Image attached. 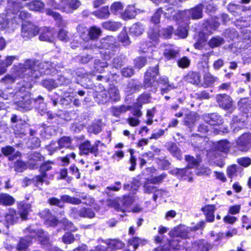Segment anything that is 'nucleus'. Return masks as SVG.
I'll return each mask as SVG.
<instances>
[{
    "mask_svg": "<svg viewBox=\"0 0 251 251\" xmlns=\"http://www.w3.org/2000/svg\"><path fill=\"white\" fill-rule=\"evenodd\" d=\"M52 65L51 62H43L36 65L34 60L27 59L24 64L14 65L13 69L16 75L23 77L27 81L26 87L31 88L32 82L43 75L48 74L50 68L53 67Z\"/></svg>",
    "mask_w": 251,
    "mask_h": 251,
    "instance_id": "1",
    "label": "nucleus"
},
{
    "mask_svg": "<svg viewBox=\"0 0 251 251\" xmlns=\"http://www.w3.org/2000/svg\"><path fill=\"white\" fill-rule=\"evenodd\" d=\"M158 75V66L156 65L154 67H150L146 72L144 76V86L145 88L155 86L154 84L157 81L158 83H160L163 85L167 84L166 88H162L161 89V93L164 95L165 93H168L171 89L176 88L173 84H168V77L165 76L160 77L159 80L156 79V76Z\"/></svg>",
    "mask_w": 251,
    "mask_h": 251,
    "instance_id": "2",
    "label": "nucleus"
},
{
    "mask_svg": "<svg viewBox=\"0 0 251 251\" xmlns=\"http://www.w3.org/2000/svg\"><path fill=\"white\" fill-rule=\"evenodd\" d=\"M190 230V228L184 225H180L174 227L169 232L172 239L168 241V244L164 245L162 251H176L178 249L179 238H186Z\"/></svg>",
    "mask_w": 251,
    "mask_h": 251,
    "instance_id": "3",
    "label": "nucleus"
},
{
    "mask_svg": "<svg viewBox=\"0 0 251 251\" xmlns=\"http://www.w3.org/2000/svg\"><path fill=\"white\" fill-rule=\"evenodd\" d=\"M26 85V83L23 84L19 91L16 92L15 96L16 98L19 99V100L16 101L15 102L19 109L27 111L31 109L33 105L30 95L29 92L26 90L31 88H27Z\"/></svg>",
    "mask_w": 251,
    "mask_h": 251,
    "instance_id": "4",
    "label": "nucleus"
},
{
    "mask_svg": "<svg viewBox=\"0 0 251 251\" xmlns=\"http://www.w3.org/2000/svg\"><path fill=\"white\" fill-rule=\"evenodd\" d=\"M100 145H103L100 141L97 140L92 145L89 140H85L79 146V154L81 155H89L93 154L95 157H97L99 154V146Z\"/></svg>",
    "mask_w": 251,
    "mask_h": 251,
    "instance_id": "5",
    "label": "nucleus"
},
{
    "mask_svg": "<svg viewBox=\"0 0 251 251\" xmlns=\"http://www.w3.org/2000/svg\"><path fill=\"white\" fill-rule=\"evenodd\" d=\"M134 201L133 198L130 196H124L122 198H117L114 200H107V203L109 206L119 211H125V209Z\"/></svg>",
    "mask_w": 251,
    "mask_h": 251,
    "instance_id": "6",
    "label": "nucleus"
},
{
    "mask_svg": "<svg viewBox=\"0 0 251 251\" xmlns=\"http://www.w3.org/2000/svg\"><path fill=\"white\" fill-rule=\"evenodd\" d=\"M39 32L38 27L30 22H26L22 25L21 35L25 40L35 36Z\"/></svg>",
    "mask_w": 251,
    "mask_h": 251,
    "instance_id": "7",
    "label": "nucleus"
},
{
    "mask_svg": "<svg viewBox=\"0 0 251 251\" xmlns=\"http://www.w3.org/2000/svg\"><path fill=\"white\" fill-rule=\"evenodd\" d=\"M236 147L240 151H248L251 148V134H243L236 140Z\"/></svg>",
    "mask_w": 251,
    "mask_h": 251,
    "instance_id": "8",
    "label": "nucleus"
},
{
    "mask_svg": "<svg viewBox=\"0 0 251 251\" xmlns=\"http://www.w3.org/2000/svg\"><path fill=\"white\" fill-rule=\"evenodd\" d=\"M52 167L50 162H47L42 164L40 168V175L35 176L33 178V181L36 183V186L39 187L43 182H46L45 178L47 177L46 172L51 170Z\"/></svg>",
    "mask_w": 251,
    "mask_h": 251,
    "instance_id": "9",
    "label": "nucleus"
},
{
    "mask_svg": "<svg viewBox=\"0 0 251 251\" xmlns=\"http://www.w3.org/2000/svg\"><path fill=\"white\" fill-rule=\"evenodd\" d=\"M39 39L40 41L52 43L55 40V31L53 28L44 27L39 30Z\"/></svg>",
    "mask_w": 251,
    "mask_h": 251,
    "instance_id": "10",
    "label": "nucleus"
},
{
    "mask_svg": "<svg viewBox=\"0 0 251 251\" xmlns=\"http://www.w3.org/2000/svg\"><path fill=\"white\" fill-rule=\"evenodd\" d=\"M216 101L219 106L225 110H229L233 107L232 100L226 94H220L216 97Z\"/></svg>",
    "mask_w": 251,
    "mask_h": 251,
    "instance_id": "11",
    "label": "nucleus"
},
{
    "mask_svg": "<svg viewBox=\"0 0 251 251\" xmlns=\"http://www.w3.org/2000/svg\"><path fill=\"white\" fill-rule=\"evenodd\" d=\"M202 118L206 123L212 126L221 125L224 123L222 117L217 113L204 114Z\"/></svg>",
    "mask_w": 251,
    "mask_h": 251,
    "instance_id": "12",
    "label": "nucleus"
},
{
    "mask_svg": "<svg viewBox=\"0 0 251 251\" xmlns=\"http://www.w3.org/2000/svg\"><path fill=\"white\" fill-rule=\"evenodd\" d=\"M171 172L173 175H176L177 177L180 179L185 180L188 178L189 182H192L193 181V178L191 176V171L189 168H175L172 170Z\"/></svg>",
    "mask_w": 251,
    "mask_h": 251,
    "instance_id": "13",
    "label": "nucleus"
},
{
    "mask_svg": "<svg viewBox=\"0 0 251 251\" xmlns=\"http://www.w3.org/2000/svg\"><path fill=\"white\" fill-rule=\"evenodd\" d=\"M163 55L167 60H171L175 58L179 53V50L172 45H164Z\"/></svg>",
    "mask_w": 251,
    "mask_h": 251,
    "instance_id": "14",
    "label": "nucleus"
},
{
    "mask_svg": "<svg viewBox=\"0 0 251 251\" xmlns=\"http://www.w3.org/2000/svg\"><path fill=\"white\" fill-rule=\"evenodd\" d=\"M20 218L19 214L15 210L10 209L5 215V221L7 226L17 223Z\"/></svg>",
    "mask_w": 251,
    "mask_h": 251,
    "instance_id": "15",
    "label": "nucleus"
},
{
    "mask_svg": "<svg viewBox=\"0 0 251 251\" xmlns=\"http://www.w3.org/2000/svg\"><path fill=\"white\" fill-rule=\"evenodd\" d=\"M49 4L54 9H58L63 12L71 13L69 0H61L58 3L51 1Z\"/></svg>",
    "mask_w": 251,
    "mask_h": 251,
    "instance_id": "16",
    "label": "nucleus"
},
{
    "mask_svg": "<svg viewBox=\"0 0 251 251\" xmlns=\"http://www.w3.org/2000/svg\"><path fill=\"white\" fill-rule=\"evenodd\" d=\"M25 2V6L29 9L35 11H40L44 7V3L40 0H22Z\"/></svg>",
    "mask_w": 251,
    "mask_h": 251,
    "instance_id": "17",
    "label": "nucleus"
},
{
    "mask_svg": "<svg viewBox=\"0 0 251 251\" xmlns=\"http://www.w3.org/2000/svg\"><path fill=\"white\" fill-rule=\"evenodd\" d=\"M19 211L17 212L20 217L23 220L27 219V215L31 209V205L29 203L21 202L19 204Z\"/></svg>",
    "mask_w": 251,
    "mask_h": 251,
    "instance_id": "18",
    "label": "nucleus"
},
{
    "mask_svg": "<svg viewBox=\"0 0 251 251\" xmlns=\"http://www.w3.org/2000/svg\"><path fill=\"white\" fill-rule=\"evenodd\" d=\"M43 160V157L39 152H31L28 156V163L32 169L37 168V162Z\"/></svg>",
    "mask_w": 251,
    "mask_h": 251,
    "instance_id": "19",
    "label": "nucleus"
},
{
    "mask_svg": "<svg viewBox=\"0 0 251 251\" xmlns=\"http://www.w3.org/2000/svg\"><path fill=\"white\" fill-rule=\"evenodd\" d=\"M24 6H25V2L9 1L8 2L7 13L9 14L11 13L17 15Z\"/></svg>",
    "mask_w": 251,
    "mask_h": 251,
    "instance_id": "20",
    "label": "nucleus"
},
{
    "mask_svg": "<svg viewBox=\"0 0 251 251\" xmlns=\"http://www.w3.org/2000/svg\"><path fill=\"white\" fill-rule=\"evenodd\" d=\"M215 210L216 208L214 205H206L201 208V211H203L205 215L207 222H212L214 221V213Z\"/></svg>",
    "mask_w": 251,
    "mask_h": 251,
    "instance_id": "21",
    "label": "nucleus"
},
{
    "mask_svg": "<svg viewBox=\"0 0 251 251\" xmlns=\"http://www.w3.org/2000/svg\"><path fill=\"white\" fill-rule=\"evenodd\" d=\"M115 38L112 36H108L102 38L100 41V45L98 46L99 48L108 49L112 48L115 43Z\"/></svg>",
    "mask_w": 251,
    "mask_h": 251,
    "instance_id": "22",
    "label": "nucleus"
},
{
    "mask_svg": "<svg viewBox=\"0 0 251 251\" xmlns=\"http://www.w3.org/2000/svg\"><path fill=\"white\" fill-rule=\"evenodd\" d=\"M212 246L204 240L196 241L192 244L194 250L198 251H208Z\"/></svg>",
    "mask_w": 251,
    "mask_h": 251,
    "instance_id": "23",
    "label": "nucleus"
},
{
    "mask_svg": "<svg viewBox=\"0 0 251 251\" xmlns=\"http://www.w3.org/2000/svg\"><path fill=\"white\" fill-rule=\"evenodd\" d=\"M141 87L142 85L140 83L134 80H131L125 87V91L127 95H129L136 91H138Z\"/></svg>",
    "mask_w": 251,
    "mask_h": 251,
    "instance_id": "24",
    "label": "nucleus"
},
{
    "mask_svg": "<svg viewBox=\"0 0 251 251\" xmlns=\"http://www.w3.org/2000/svg\"><path fill=\"white\" fill-rule=\"evenodd\" d=\"M166 147L169 151L177 159L181 160L182 158L180 150L175 143L169 142L166 145Z\"/></svg>",
    "mask_w": 251,
    "mask_h": 251,
    "instance_id": "25",
    "label": "nucleus"
},
{
    "mask_svg": "<svg viewBox=\"0 0 251 251\" xmlns=\"http://www.w3.org/2000/svg\"><path fill=\"white\" fill-rule=\"evenodd\" d=\"M239 109L244 113H247L251 109V100L248 98H243L238 102Z\"/></svg>",
    "mask_w": 251,
    "mask_h": 251,
    "instance_id": "26",
    "label": "nucleus"
},
{
    "mask_svg": "<svg viewBox=\"0 0 251 251\" xmlns=\"http://www.w3.org/2000/svg\"><path fill=\"white\" fill-rule=\"evenodd\" d=\"M184 79L188 83L198 85L200 82V76L197 73L189 72L184 76Z\"/></svg>",
    "mask_w": 251,
    "mask_h": 251,
    "instance_id": "27",
    "label": "nucleus"
},
{
    "mask_svg": "<svg viewBox=\"0 0 251 251\" xmlns=\"http://www.w3.org/2000/svg\"><path fill=\"white\" fill-rule=\"evenodd\" d=\"M38 240L42 245L49 246L50 245V237L48 234L42 229H38L37 231Z\"/></svg>",
    "mask_w": 251,
    "mask_h": 251,
    "instance_id": "28",
    "label": "nucleus"
},
{
    "mask_svg": "<svg viewBox=\"0 0 251 251\" xmlns=\"http://www.w3.org/2000/svg\"><path fill=\"white\" fill-rule=\"evenodd\" d=\"M102 27L106 29L111 31H116L120 28L122 25L120 22L108 21L103 22L101 24Z\"/></svg>",
    "mask_w": 251,
    "mask_h": 251,
    "instance_id": "29",
    "label": "nucleus"
},
{
    "mask_svg": "<svg viewBox=\"0 0 251 251\" xmlns=\"http://www.w3.org/2000/svg\"><path fill=\"white\" fill-rule=\"evenodd\" d=\"M108 95L109 99L112 101H117L120 99L119 91L114 85L110 86L108 91Z\"/></svg>",
    "mask_w": 251,
    "mask_h": 251,
    "instance_id": "30",
    "label": "nucleus"
},
{
    "mask_svg": "<svg viewBox=\"0 0 251 251\" xmlns=\"http://www.w3.org/2000/svg\"><path fill=\"white\" fill-rule=\"evenodd\" d=\"M15 201L13 197L7 194L1 193L0 194V204L3 205H11Z\"/></svg>",
    "mask_w": 251,
    "mask_h": 251,
    "instance_id": "31",
    "label": "nucleus"
},
{
    "mask_svg": "<svg viewBox=\"0 0 251 251\" xmlns=\"http://www.w3.org/2000/svg\"><path fill=\"white\" fill-rule=\"evenodd\" d=\"M202 4H200L190 11L191 17L193 19H199L202 17Z\"/></svg>",
    "mask_w": 251,
    "mask_h": 251,
    "instance_id": "32",
    "label": "nucleus"
},
{
    "mask_svg": "<svg viewBox=\"0 0 251 251\" xmlns=\"http://www.w3.org/2000/svg\"><path fill=\"white\" fill-rule=\"evenodd\" d=\"M93 14L98 18L106 19L109 17L110 13L108 7L103 6L100 9L95 11Z\"/></svg>",
    "mask_w": 251,
    "mask_h": 251,
    "instance_id": "33",
    "label": "nucleus"
},
{
    "mask_svg": "<svg viewBox=\"0 0 251 251\" xmlns=\"http://www.w3.org/2000/svg\"><path fill=\"white\" fill-rule=\"evenodd\" d=\"M136 15V11L133 6H128L122 14V18L124 20L133 19Z\"/></svg>",
    "mask_w": 251,
    "mask_h": 251,
    "instance_id": "34",
    "label": "nucleus"
},
{
    "mask_svg": "<svg viewBox=\"0 0 251 251\" xmlns=\"http://www.w3.org/2000/svg\"><path fill=\"white\" fill-rule=\"evenodd\" d=\"M130 106L120 105L118 106H114L112 107V112L113 115L116 117H119L121 114L126 113L127 111L129 110Z\"/></svg>",
    "mask_w": 251,
    "mask_h": 251,
    "instance_id": "35",
    "label": "nucleus"
},
{
    "mask_svg": "<svg viewBox=\"0 0 251 251\" xmlns=\"http://www.w3.org/2000/svg\"><path fill=\"white\" fill-rule=\"evenodd\" d=\"M144 31V28L140 23H136L133 24L130 28V33L135 35L139 36L141 35Z\"/></svg>",
    "mask_w": 251,
    "mask_h": 251,
    "instance_id": "36",
    "label": "nucleus"
},
{
    "mask_svg": "<svg viewBox=\"0 0 251 251\" xmlns=\"http://www.w3.org/2000/svg\"><path fill=\"white\" fill-rule=\"evenodd\" d=\"M31 244V240L29 237L22 238L17 246V250L19 251H25Z\"/></svg>",
    "mask_w": 251,
    "mask_h": 251,
    "instance_id": "37",
    "label": "nucleus"
},
{
    "mask_svg": "<svg viewBox=\"0 0 251 251\" xmlns=\"http://www.w3.org/2000/svg\"><path fill=\"white\" fill-rule=\"evenodd\" d=\"M242 168L237 165H232L229 166L227 169V174L228 176L232 178L237 176L238 172H241Z\"/></svg>",
    "mask_w": 251,
    "mask_h": 251,
    "instance_id": "38",
    "label": "nucleus"
},
{
    "mask_svg": "<svg viewBox=\"0 0 251 251\" xmlns=\"http://www.w3.org/2000/svg\"><path fill=\"white\" fill-rule=\"evenodd\" d=\"M108 250H117L122 249L124 246V244L119 240L114 239L110 240L108 243Z\"/></svg>",
    "mask_w": 251,
    "mask_h": 251,
    "instance_id": "39",
    "label": "nucleus"
},
{
    "mask_svg": "<svg viewBox=\"0 0 251 251\" xmlns=\"http://www.w3.org/2000/svg\"><path fill=\"white\" fill-rule=\"evenodd\" d=\"M101 33L100 28L96 26L91 27L88 30V34L90 38L92 40L97 39Z\"/></svg>",
    "mask_w": 251,
    "mask_h": 251,
    "instance_id": "40",
    "label": "nucleus"
},
{
    "mask_svg": "<svg viewBox=\"0 0 251 251\" xmlns=\"http://www.w3.org/2000/svg\"><path fill=\"white\" fill-rule=\"evenodd\" d=\"M61 200L63 202H67L73 204L78 205L81 203V201L79 199L67 195L61 196Z\"/></svg>",
    "mask_w": 251,
    "mask_h": 251,
    "instance_id": "41",
    "label": "nucleus"
},
{
    "mask_svg": "<svg viewBox=\"0 0 251 251\" xmlns=\"http://www.w3.org/2000/svg\"><path fill=\"white\" fill-rule=\"evenodd\" d=\"M46 12L48 15L52 16L58 23L59 26H64L66 25V23L62 21V17L58 13L54 12L50 9H47L46 10Z\"/></svg>",
    "mask_w": 251,
    "mask_h": 251,
    "instance_id": "42",
    "label": "nucleus"
},
{
    "mask_svg": "<svg viewBox=\"0 0 251 251\" xmlns=\"http://www.w3.org/2000/svg\"><path fill=\"white\" fill-rule=\"evenodd\" d=\"M72 139L70 137L63 136L58 140V149L69 148L72 144Z\"/></svg>",
    "mask_w": 251,
    "mask_h": 251,
    "instance_id": "43",
    "label": "nucleus"
},
{
    "mask_svg": "<svg viewBox=\"0 0 251 251\" xmlns=\"http://www.w3.org/2000/svg\"><path fill=\"white\" fill-rule=\"evenodd\" d=\"M147 241L144 239H141L138 237H134L129 240V244L133 246L134 249H136L139 245H144L146 244Z\"/></svg>",
    "mask_w": 251,
    "mask_h": 251,
    "instance_id": "44",
    "label": "nucleus"
},
{
    "mask_svg": "<svg viewBox=\"0 0 251 251\" xmlns=\"http://www.w3.org/2000/svg\"><path fill=\"white\" fill-rule=\"evenodd\" d=\"M124 6L120 2H115L111 5V11L112 13L115 15H120L122 17V14L123 13Z\"/></svg>",
    "mask_w": 251,
    "mask_h": 251,
    "instance_id": "45",
    "label": "nucleus"
},
{
    "mask_svg": "<svg viewBox=\"0 0 251 251\" xmlns=\"http://www.w3.org/2000/svg\"><path fill=\"white\" fill-rule=\"evenodd\" d=\"M126 60L125 56L123 55L117 56L113 59V66L115 68H120L126 63Z\"/></svg>",
    "mask_w": 251,
    "mask_h": 251,
    "instance_id": "46",
    "label": "nucleus"
},
{
    "mask_svg": "<svg viewBox=\"0 0 251 251\" xmlns=\"http://www.w3.org/2000/svg\"><path fill=\"white\" fill-rule=\"evenodd\" d=\"M199 119V116L196 113L187 114L184 119V124L188 126H191Z\"/></svg>",
    "mask_w": 251,
    "mask_h": 251,
    "instance_id": "47",
    "label": "nucleus"
},
{
    "mask_svg": "<svg viewBox=\"0 0 251 251\" xmlns=\"http://www.w3.org/2000/svg\"><path fill=\"white\" fill-rule=\"evenodd\" d=\"M18 60V56L15 55H7L5 59L0 61V64L3 67H5L7 69V67L11 66L13 61Z\"/></svg>",
    "mask_w": 251,
    "mask_h": 251,
    "instance_id": "48",
    "label": "nucleus"
},
{
    "mask_svg": "<svg viewBox=\"0 0 251 251\" xmlns=\"http://www.w3.org/2000/svg\"><path fill=\"white\" fill-rule=\"evenodd\" d=\"M42 85L49 90H51L58 86L57 82L52 79H45L41 82Z\"/></svg>",
    "mask_w": 251,
    "mask_h": 251,
    "instance_id": "49",
    "label": "nucleus"
},
{
    "mask_svg": "<svg viewBox=\"0 0 251 251\" xmlns=\"http://www.w3.org/2000/svg\"><path fill=\"white\" fill-rule=\"evenodd\" d=\"M12 69H13V72L14 73V76H12V75H5L3 78H2L0 80V82L3 83H6V84L12 83H13V82H14L15 81V77H18L19 78H23V81L24 82H25V84L27 83V81L24 80L25 79H24V78L23 77H19L17 75H16V74L15 73L14 70L13 69V67H12Z\"/></svg>",
    "mask_w": 251,
    "mask_h": 251,
    "instance_id": "50",
    "label": "nucleus"
},
{
    "mask_svg": "<svg viewBox=\"0 0 251 251\" xmlns=\"http://www.w3.org/2000/svg\"><path fill=\"white\" fill-rule=\"evenodd\" d=\"M224 42L225 41L223 38L219 36L214 37L209 41L208 45L211 48H214L223 44Z\"/></svg>",
    "mask_w": 251,
    "mask_h": 251,
    "instance_id": "51",
    "label": "nucleus"
},
{
    "mask_svg": "<svg viewBox=\"0 0 251 251\" xmlns=\"http://www.w3.org/2000/svg\"><path fill=\"white\" fill-rule=\"evenodd\" d=\"M150 100L151 96L149 94H143L138 98L137 105L138 107H141L143 104L150 102Z\"/></svg>",
    "mask_w": 251,
    "mask_h": 251,
    "instance_id": "52",
    "label": "nucleus"
},
{
    "mask_svg": "<svg viewBox=\"0 0 251 251\" xmlns=\"http://www.w3.org/2000/svg\"><path fill=\"white\" fill-rule=\"evenodd\" d=\"M230 147L229 143L226 140L219 141L217 145V149L221 151L226 152L228 151Z\"/></svg>",
    "mask_w": 251,
    "mask_h": 251,
    "instance_id": "53",
    "label": "nucleus"
},
{
    "mask_svg": "<svg viewBox=\"0 0 251 251\" xmlns=\"http://www.w3.org/2000/svg\"><path fill=\"white\" fill-rule=\"evenodd\" d=\"M161 35V33L159 34L157 29L151 28L148 31V36L149 38L152 41L157 42L159 39V37Z\"/></svg>",
    "mask_w": 251,
    "mask_h": 251,
    "instance_id": "54",
    "label": "nucleus"
},
{
    "mask_svg": "<svg viewBox=\"0 0 251 251\" xmlns=\"http://www.w3.org/2000/svg\"><path fill=\"white\" fill-rule=\"evenodd\" d=\"M69 215L70 217L75 219H79L82 218L81 208L72 207L70 209Z\"/></svg>",
    "mask_w": 251,
    "mask_h": 251,
    "instance_id": "55",
    "label": "nucleus"
},
{
    "mask_svg": "<svg viewBox=\"0 0 251 251\" xmlns=\"http://www.w3.org/2000/svg\"><path fill=\"white\" fill-rule=\"evenodd\" d=\"M185 159L188 163L187 168L189 169L197 166L199 164V162L196 159L189 155H186Z\"/></svg>",
    "mask_w": 251,
    "mask_h": 251,
    "instance_id": "56",
    "label": "nucleus"
},
{
    "mask_svg": "<svg viewBox=\"0 0 251 251\" xmlns=\"http://www.w3.org/2000/svg\"><path fill=\"white\" fill-rule=\"evenodd\" d=\"M82 218H93L95 217V214L91 208L81 207Z\"/></svg>",
    "mask_w": 251,
    "mask_h": 251,
    "instance_id": "57",
    "label": "nucleus"
},
{
    "mask_svg": "<svg viewBox=\"0 0 251 251\" xmlns=\"http://www.w3.org/2000/svg\"><path fill=\"white\" fill-rule=\"evenodd\" d=\"M162 13L163 10L162 8H158L152 16L151 19V22L155 25L159 24Z\"/></svg>",
    "mask_w": 251,
    "mask_h": 251,
    "instance_id": "58",
    "label": "nucleus"
},
{
    "mask_svg": "<svg viewBox=\"0 0 251 251\" xmlns=\"http://www.w3.org/2000/svg\"><path fill=\"white\" fill-rule=\"evenodd\" d=\"M78 198L81 201V203L87 205H91L94 202L93 198L89 195H84L83 194L79 195Z\"/></svg>",
    "mask_w": 251,
    "mask_h": 251,
    "instance_id": "59",
    "label": "nucleus"
},
{
    "mask_svg": "<svg viewBox=\"0 0 251 251\" xmlns=\"http://www.w3.org/2000/svg\"><path fill=\"white\" fill-rule=\"evenodd\" d=\"M78 198L81 201V203L87 205H91L94 202L93 198L89 195H84L83 194L79 195Z\"/></svg>",
    "mask_w": 251,
    "mask_h": 251,
    "instance_id": "60",
    "label": "nucleus"
},
{
    "mask_svg": "<svg viewBox=\"0 0 251 251\" xmlns=\"http://www.w3.org/2000/svg\"><path fill=\"white\" fill-rule=\"evenodd\" d=\"M196 173L198 176H208L211 174V171L208 167H201L197 169Z\"/></svg>",
    "mask_w": 251,
    "mask_h": 251,
    "instance_id": "61",
    "label": "nucleus"
},
{
    "mask_svg": "<svg viewBox=\"0 0 251 251\" xmlns=\"http://www.w3.org/2000/svg\"><path fill=\"white\" fill-rule=\"evenodd\" d=\"M164 16L167 19L174 18L176 15V11L173 7H170L166 8L164 11H163Z\"/></svg>",
    "mask_w": 251,
    "mask_h": 251,
    "instance_id": "62",
    "label": "nucleus"
},
{
    "mask_svg": "<svg viewBox=\"0 0 251 251\" xmlns=\"http://www.w3.org/2000/svg\"><path fill=\"white\" fill-rule=\"evenodd\" d=\"M190 60L187 57H183L177 61V64L179 67L181 68H186L189 66Z\"/></svg>",
    "mask_w": 251,
    "mask_h": 251,
    "instance_id": "63",
    "label": "nucleus"
},
{
    "mask_svg": "<svg viewBox=\"0 0 251 251\" xmlns=\"http://www.w3.org/2000/svg\"><path fill=\"white\" fill-rule=\"evenodd\" d=\"M62 242L65 244H71L74 240V235L70 232H66L62 237Z\"/></svg>",
    "mask_w": 251,
    "mask_h": 251,
    "instance_id": "64",
    "label": "nucleus"
}]
</instances>
